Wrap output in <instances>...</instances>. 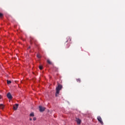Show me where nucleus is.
<instances>
[{
	"label": "nucleus",
	"instance_id": "nucleus-1",
	"mask_svg": "<svg viewBox=\"0 0 125 125\" xmlns=\"http://www.w3.org/2000/svg\"><path fill=\"white\" fill-rule=\"evenodd\" d=\"M62 87H63V86H62V85L59 84V83H58V86L56 88V92L55 96L56 97L58 96V94H59L60 91L61 89H62Z\"/></svg>",
	"mask_w": 125,
	"mask_h": 125
},
{
	"label": "nucleus",
	"instance_id": "nucleus-2",
	"mask_svg": "<svg viewBox=\"0 0 125 125\" xmlns=\"http://www.w3.org/2000/svg\"><path fill=\"white\" fill-rule=\"evenodd\" d=\"M97 120L98 122H99L100 124H101V125H103V121H102V118H101V117L98 116Z\"/></svg>",
	"mask_w": 125,
	"mask_h": 125
},
{
	"label": "nucleus",
	"instance_id": "nucleus-3",
	"mask_svg": "<svg viewBox=\"0 0 125 125\" xmlns=\"http://www.w3.org/2000/svg\"><path fill=\"white\" fill-rule=\"evenodd\" d=\"M19 104H16L15 105H13V110H16L18 109V106Z\"/></svg>",
	"mask_w": 125,
	"mask_h": 125
},
{
	"label": "nucleus",
	"instance_id": "nucleus-4",
	"mask_svg": "<svg viewBox=\"0 0 125 125\" xmlns=\"http://www.w3.org/2000/svg\"><path fill=\"white\" fill-rule=\"evenodd\" d=\"M39 110L40 112H43L45 110V107H42V106H40Z\"/></svg>",
	"mask_w": 125,
	"mask_h": 125
},
{
	"label": "nucleus",
	"instance_id": "nucleus-5",
	"mask_svg": "<svg viewBox=\"0 0 125 125\" xmlns=\"http://www.w3.org/2000/svg\"><path fill=\"white\" fill-rule=\"evenodd\" d=\"M7 98H8V99H12V95H11V94H10V93H7Z\"/></svg>",
	"mask_w": 125,
	"mask_h": 125
},
{
	"label": "nucleus",
	"instance_id": "nucleus-6",
	"mask_svg": "<svg viewBox=\"0 0 125 125\" xmlns=\"http://www.w3.org/2000/svg\"><path fill=\"white\" fill-rule=\"evenodd\" d=\"M76 122H77L78 125H81V124L82 123V120L77 118H76Z\"/></svg>",
	"mask_w": 125,
	"mask_h": 125
},
{
	"label": "nucleus",
	"instance_id": "nucleus-7",
	"mask_svg": "<svg viewBox=\"0 0 125 125\" xmlns=\"http://www.w3.org/2000/svg\"><path fill=\"white\" fill-rule=\"evenodd\" d=\"M0 109H3L4 108V105L3 104H0Z\"/></svg>",
	"mask_w": 125,
	"mask_h": 125
},
{
	"label": "nucleus",
	"instance_id": "nucleus-8",
	"mask_svg": "<svg viewBox=\"0 0 125 125\" xmlns=\"http://www.w3.org/2000/svg\"><path fill=\"white\" fill-rule=\"evenodd\" d=\"M47 63H49L50 65H51V64H52V62H50V60H47Z\"/></svg>",
	"mask_w": 125,
	"mask_h": 125
},
{
	"label": "nucleus",
	"instance_id": "nucleus-9",
	"mask_svg": "<svg viewBox=\"0 0 125 125\" xmlns=\"http://www.w3.org/2000/svg\"><path fill=\"white\" fill-rule=\"evenodd\" d=\"M76 81H77V83H81V82H82L80 78H78V79H76Z\"/></svg>",
	"mask_w": 125,
	"mask_h": 125
},
{
	"label": "nucleus",
	"instance_id": "nucleus-10",
	"mask_svg": "<svg viewBox=\"0 0 125 125\" xmlns=\"http://www.w3.org/2000/svg\"><path fill=\"white\" fill-rule=\"evenodd\" d=\"M30 117H35V114H34V112H32L31 113H30Z\"/></svg>",
	"mask_w": 125,
	"mask_h": 125
},
{
	"label": "nucleus",
	"instance_id": "nucleus-11",
	"mask_svg": "<svg viewBox=\"0 0 125 125\" xmlns=\"http://www.w3.org/2000/svg\"><path fill=\"white\" fill-rule=\"evenodd\" d=\"M67 40H68V41H67L66 42H69H69H71V38H70V37H67Z\"/></svg>",
	"mask_w": 125,
	"mask_h": 125
},
{
	"label": "nucleus",
	"instance_id": "nucleus-12",
	"mask_svg": "<svg viewBox=\"0 0 125 125\" xmlns=\"http://www.w3.org/2000/svg\"><path fill=\"white\" fill-rule=\"evenodd\" d=\"M7 83L8 84H10L11 83V81L7 80Z\"/></svg>",
	"mask_w": 125,
	"mask_h": 125
},
{
	"label": "nucleus",
	"instance_id": "nucleus-13",
	"mask_svg": "<svg viewBox=\"0 0 125 125\" xmlns=\"http://www.w3.org/2000/svg\"><path fill=\"white\" fill-rule=\"evenodd\" d=\"M37 57L38 58H41L42 57L40 55V54H38L37 55Z\"/></svg>",
	"mask_w": 125,
	"mask_h": 125
},
{
	"label": "nucleus",
	"instance_id": "nucleus-14",
	"mask_svg": "<svg viewBox=\"0 0 125 125\" xmlns=\"http://www.w3.org/2000/svg\"><path fill=\"white\" fill-rule=\"evenodd\" d=\"M3 16V14H2V13H0V18H1Z\"/></svg>",
	"mask_w": 125,
	"mask_h": 125
},
{
	"label": "nucleus",
	"instance_id": "nucleus-15",
	"mask_svg": "<svg viewBox=\"0 0 125 125\" xmlns=\"http://www.w3.org/2000/svg\"><path fill=\"white\" fill-rule=\"evenodd\" d=\"M39 69L40 70H42V65L39 66Z\"/></svg>",
	"mask_w": 125,
	"mask_h": 125
},
{
	"label": "nucleus",
	"instance_id": "nucleus-16",
	"mask_svg": "<svg viewBox=\"0 0 125 125\" xmlns=\"http://www.w3.org/2000/svg\"><path fill=\"white\" fill-rule=\"evenodd\" d=\"M66 47V48H69L70 47V44H67V45Z\"/></svg>",
	"mask_w": 125,
	"mask_h": 125
},
{
	"label": "nucleus",
	"instance_id": "nucleus-17",
	"mask_svg": "<svg viewBox=\"0 0 125 125\" xmlns=\"http://www.w3.org/2000/svg\"><path fill=\"white\" fill-rule=\"evenodd\" d=\"M37 120V118L34 117L33 118V121H36Z\"/></svg>",
	"mask_w": 125,
	"mask_h": 125
},
{
	"label": "nucleus",
	"instance_id": "nucleus-18",
	"mask_svg": "<svg viewBox=\"0 0 125 125\" xmlns=\"http://www.w3.org/2000/svg\"><path fill=\"white\" fill-rule=\"evenodd\" d=\"M30 121H32V118L29 119Z\"/></svg>",
	"mask_w": 125,
	"mask_h": 125
},
{
	"label": "nucleus",
	"instance_id": "nucleus-19",
	"mask_svg": "<svg viewBox=\"0 0 125 125\" xmlns=\"http://www.w3.org/2000/svg\"><path fill=\"white\" fill-rule=\"evenodd\" d=\"M28 48H31V47H29Z\"/></svg>",
	"mask_w": 125,
	"mask_h": 125
},
{
	"label": "nucleus",
	"instance_id": "nucleus-20",
	"mask_svg": "<svg viewBox=\"0 0 125 125\" xmlns=\"http://www.w3.org/2000/svg\"><path fill=\"white\" fill-rule=\"evenodd\" d=\"M0 98H1V96H0Z\"/></svg>",
	"mask_w": 125,
	"mask_h": 125
}]
</instances>
